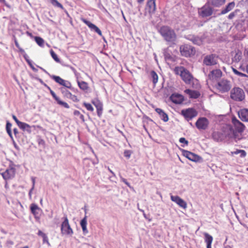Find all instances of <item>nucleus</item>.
Masks as SVG:
<instances>
[{"instance_id":"20","label":"nucleus","mask_w":248,"mask_h":248,"mask_svg":"<svg viewBox=\"0 0 248 248\" xmlns=\"http://www.w3.org/2000/svg\"><path fill=\"white\" fill-rule=\"evenodd\" d=\"M61 91L62 94L65 97H67V98L71 99L72 100L75 102L78 101V99L77 96L72 94L70 92H69L67 90L64 88H62Z\"/></svg>"},{"instance_id":"26","label":"nucleus","mask_w":248,"mask_h":248,"mask_svg":"<svg viewBox=\"0 0 248 248\" xmlns=\"http://www.w3.org/2000/svg\"><path fill=\"white\" fill-rule=\"evenodd\" d=\"M155 111L159 114L160 118L163 121L166 122L169 120L168 115L161 109L157 108Z\"/></svg>"},{"instance_id":"21","label":"nucleus","mask_w":248,"mask_h":248,"mask_svg":"<svg viewBox=\"0 0 248 248\" xmlns=\"http://www.w3.org/2000/svg\"><path fill=\"white\" fill-rule=\"evenodd\" d=\"M170 100L175 104H181L184 101V97L179 94H172L170 97Z\"/></svg>"},{"instance_id":"27","label":"nucleus","mask_w":248,"mask_h":248,"mask_svg":"<svg viewBox=\"0 0 248 248\" xmlns=\"http://www.w3.org/2000/svg\"><path fill=\"white\" fill-rule=\"evenodd\" d=\"M87 217L86 215L83 217V218L80 221V225L82 228V231L84 233L86 234L88 232V231L87 228Z\"/></svg>"},{"instance_id":"62","label":"nucleus","mask_w":248,"mask_h":248,"mask_svg":"<svg viewBox=\"0 0 248 248\" xmlns=\"http://www.w3.org/2000/svg\"><path fill=\"white\" fill-rule=\"evenodd\" d=\"M144 0H138V2L139 3H140L141 2H142Z\"/></svg>"},{"instance_id":"19","label":"nucleus","mask_w":248,"mask_h":248,"mask_svg":"<svg viewBox=\"0 0 248 248\" xmlns=\"http://www.w3.org/2000/svg\"><path fill=\"white\" fill-rule=\"evenodd\" d=\"M92 103L94 105L97 109V113L99 117H101L103 112V104L98 100L95 99L92 101Z\"/></svg>"},{"instance_id":"16","label":"nucleus","mask_w":248,"mask_h":248,"mask_svg":"<svg viewBox=\"0 0 248 248\" xmlns=\"http://www.w3.org/2000/svg\"><path fill=\"white\" fill-rule=\"evenodd\" d=\"M56 82L60 84L61 85H62L67 88H71L72 85L71 83L67 80H65L62 79L59 76H52L51 77Z\"/></svg>"},{"instance_id":"45","label":"nucleus","mask_w":248,"mask_h":248,"mask_svg":"<svg viewBox=\"0 0 248 248\" xmlns=\"http://www.w3.org/2000/svg\"><path fill=\"white\" fill-rule=\"evenodd\" d=\"M237 14V11L235 10V11L232 12L229 14L228 16V18L230 19H232Z\"/></svg>"},{"instance_id":"7","label":"nucleus","mask_w":248,"mask_h":248,"mask_svg":"<svg viewBox=\"0 0 248 248\" xmlns=\"http://www.w3.org/2000/svg\"><path fill=\"white\" fill-rule=\"evenodd\" d=\"M181 114L184 116L187 121L192 119L195 117L198 113L195 109L192 108H188L186 109H183L181 111Z\"/></svg>"},{"instance_id":"47","label":"nucleus","mask_w":248,"mask_h":248,"mask_svg":"<svg viewBox=\"0 0 248 248\" xmlns=\"http://www.w3.org/2000/svg\"><path fill=\"white\" fill-rule=\"evenodd\" d=\"M238 153H240L241 154V157H245L246 155V153L244 150H238L235 153L237 154Z\"/></svg>"},{"instance_id":"42","label":"nucleus","mask_w":248,"mask_h":248,"mask_svg":"<svg viewBox=\"0 0 248 248\" xmlns=\"http://www.w3.org/2000/svg\"><path fill=\"white\" fill-rule=\"evenodd\" d=\"M50 54L53 59L57 62H60V60L58 58L57 54L53 51H50Z\"/></svg>"},{"instance_id":"4","label":"nucleus","mask_w":248,"mask_h":248,"mask_svg":"<svg viewBox=\"0 0 248 248\" xmlns=\"http://www.w3.org/2000/svg\"><path fill=\"white\" fill-rule=\"evenodd\" d=\"M231 98L236 101H241L245 98V93L244 91L239 88L234 87L231 91Z\"/></svg>"},{"instance_id":"14","label":"nucleus","mask_w":248,"mask_h":248,"mask_svg":"<svg viewBox=\"0 0 248 248\" xmlns=\"http://www.w3.org/2000/svg\"><path fill=\"white\" fill-rule=\"evenodd\" d=\"M183 155L189 160L194 162H197L201 159L199 155L186 150L183 151Z\"/></svg>"},{"instance_id":"46","label":"nucleus","mask_w":248,"mask_h":248,"mask_svg":"<svg viewBox=\"0 0 248 248\" xmlns=\"http://www.w3.org/2000/svg\"><path fill=\"white\" fill-rule=\"evenodd\" d=\"M179 141L182 143H184L185 145H187L188 144V141L184 138H181L179 139Z\"/></svg>"},{"instance_id":"37","label":"nucleus","mask_w":248,"mask_h":248,"mask_svg":"<svg viewBox=\"0 0 248 248\" xmlns=\"http://www.w3.org/2000/svg\"><path fill=\"white\" fill-rule=\"evenodd\" d=\"M50 0V2H51V3L53 5H54L55 6H57L58 7H59L62 9H63V6L60 3H59L57 0Z\"/></svg>"},{"instance_id":"12","label":"nucleus","mask_w":248,"mask_h":248,"mask_svg":"<svg viewBox=\"0 0 248 248\" xmlns=\"http://www.w3.org/2000/svg\"><path fill=\"white\" fill-rule=\"evenodd\" d=\"M222 75V71L219 69H216L210 72L208 75V79L211 81L217 80Z\"/></svg>"},{"instance_id":"56","label":"nucleus","mask_w":248,"mask_h":248,"mask_svg":"<svg viewBox=\"0 0 248 248\" xmlns=\"http://www.w3.org/2000/svg\"><path fill=\"white\" fill-rule=\"evenodd\" d=\"M15 45H16V46L17 48H19V45L16 40H15Z\"/></svg>"},{"instance_id":"64","label":"nucleus","mask_w":248,"mask_h":248,"mask_svg":"<svg viewBox=\"0 0 248 248\" xmlns=\"http://www.w3.org/2000/svg\"><path fill=\"white\" fill-rule=\"evenodd\" d=\"M207 248H211V245H207Z\"/></svg>"},{"instance_id":"9","label":"nucleus","mask_w":248,"mask_h":248,"mask_svg":"<svg viewBox=\"0 0 248 248\" xmlns=\"http://www.w3.org/2000/svg\"><path fill=\"white\" fill-rule=\"evenodd\" d=\"M209 124V121L206 118L201 117L197 120L195 124L198 129L205 130L208 128Z\"/></svg>"},{"instance_id":"34","label":"nucleus","mask_w":248,"mask_h":248,"mask_svg":"<svg viewBox=\"0 0 248 248\" xmlns=\"http://www.w3.org/2000/svg\"><path fill=\"white\" fill-rule=\"evenodd\" d=\"M11 126H12V124L11 123H10L9 122H7L6 124V126L7 132L9 136L10 137L11 139L12 140H14L13 137V136L12 134L11 129Z\"/></svg>"},{"instance_id":"57","label":"nucleus","mask_w":248,"mask_h":248,"mask_svg":"<svg viewBox=\"0 0 248 248\" xmlns=\"http://www.w3.org/2000/svg\"><path fill=\"white\" fill-rule=\"evenodd\" d=\"M13 131L15 135H16V134H18V130L16 128H14Z\"/></svg>"},{"instance_id":"32","label":"nucleus","mask_w":248,"mask_h":248,"mask_svg":"<svg viewBox=\"0 0 248 248\" xmlns=\"http://www.w3.org/2000/svg\"><path fill=\"white\" fill-rule=\"evenodd\" d=\"M78 84L79 88L82 90L86 91L88 89V84L85 81H79L78 80Z\"/></svg>"},{"instance_id":"2","label":"nucleus","mask_w":248,"mask_h":248,"mask_svg":"<svg viewBox=\"0 0 248 248\" xmlns=\"http://www.w3.org/2000/svg\"><path fill=\"white\" fill-rule=\"evenodd\" d=\"M159 32L167 42H174L176 40L177 35L174 31L168 26L161 27Z\"/></svg>"},{"instance_id":"13","label":"nucleus","mask_w":248,"mask_h":248,"mask_svg":"<svg viewBox=\"0 0 248 248\" xmlns=\"http://www.w3.org/2000/svg\"><path fill=\"white\" fill-rule=\"evenodd\" d=\"M171 200L175 202L177 204H178L180 207L186 209L187 207V203L186 202L181 198L180 197L178 196H170Z\"/></svg>"},{"instance_id":"3","label":"nucleus","mask_w":248,"mask_h":248,"mask_svg":"<svg viewBox=\"0 0 248 248\" xmlns=\"http://www.w3.org/2000/svg\"><path fill=\"white\" fill-rule=\"evenodd\" d=\"M222 131L225 140H234L237 141L241 139L231 125L227 124L224 126L222 128Z\"/></svg>"},{"instance_id":"61","label":"nucleus","mask_w":248,"mask_h":248,"mask_svg":"<svg viewBox=\"0 0 248 248\" xmlns=\"http://www.w3.org/2000/svg\"><path fill=\"white\" fill-rule=\"evenodd\" d=\"M245 2L246 3V5L248 6V0H245Z\"/></svg>"},{"instance_id":"11","label":"nucleus","mask_w":248,"mask_h":248,"mask_svg":"<svg viewBox=\"0 0 248 248\" xmlns=\"http://www.w3.org/2000/svg\"><path fill=\"white\" fill-rule=\"evenodd\" d=\"M213 10L212 8L204 5L199 10V15L202 17H205L212 15Z\"/></svg>"},{"instance_id":"8","label":"nucleus","mask_w":248,"mask_h":248,"mask_svg":"<svg viewBox=\"0 0 248 248\" xmlns=\"http://www.w3.org/2000/svg\"><path fill=\"white\" fill-rule=\"evenodd\" d=\"M217 57L215 54L205 56L203 60V63L207 66L214 65L217 63Z\"/></svg>"},{"instance_id":"53","label":"nucleus","mask_w":248,"mask_h":248,"mask_svg":"<svg viewBox=\"0 0 248 248\" xmlns=\"http://www.w3.org/2000/svg\"><path fill=\"white\" fill-rule=\"evenodd\" d=\"M31 180H32V188H34L35 183V178L32 177L31 178Z\"/></svg>"},{"instance_id":"35","label":"nucleus","mask_w":248,"mask_h":248,"mask_svg":"<svg viewBox=\"0 0 248 248\" xmlns=\"http://www.w3.org/2000/svg\"><path fill=\"white\" fill-rule=\"evenodd\" d=\"M151 75L153 79V82L154 84L156 83L158 81V76L156 73L155 71H152L151 72Z\"/></svg>"},{"instance_id":"29","label":"nucleus","mask_w":248,"mask_h":248,"mask_svg":"<svg viewBox=\"0 0 248 248\" xmlns=\"http://www.w3.org/2000/svg\"><path fill=\"white\" fill-rule=\"evenodd\" d=\"M147 6L150 12H154L155 10V0H149L147 3Z\"/></svg>"},{"instance_id":"30","label":"nucleus","mask_w":248,"mask_h":248,"mask_svg":"<svg viewBox=\"0 0 248 248\" xmlns=\"http://www.w3.org/2000/svg\"><path fill=\"white\" fill-rule=\"evenodd\" d=\"M226 0H211V4L214 7H219L224 4Z\"/></svg>"},{"instance_id":"15","label":"nucleus","mask_w":248,"mask_h":248,"mask_svg":"<svg viewBox=\"0 0 248 248\" xmlns=\"http://www.w3.org/2000/svg\"><path fill=\"white\" fill-rule=\"evenodd\" d=\"M16 170L14 168H10L6 170L1 175L5 180L12 179L15 175Z\"/></svg>"},{"instance_id":"63","label":"nucleus","mask_w":248,"mask_h":248,"mask_svg":"<svg viewBox=\"0 0 248 248\" xmlns=\"http://www.w3.org/2000/svg\"><path fill=\"white\" fill-rule=\"evenodd\" d=\"M19 48V49L20 51H21V52H24V50H23V49H22L21 48H20V47H19V48Z\"/></svg>"},{"instance_id":"23","label":"nucleus","mask_w":248,"mask_h":248,"mask_svg":"<svg viewBox=\"0 0 248 248\" xmlns=\"http://www.w3.org/2000/svg\"><path fill=\"white\" fill-rule=\"evenodd\" d=\"M212 138L216 141H222L225 140L223 133L218 131H214L212 135Z\"/></svg>"},{"instance_id":"10","label":"nucleus","mask_w":248,"mask_h":248,"mask_svg":"<svg viewBox=\"0 0 248 248\" xmlns=\"http://www.w3.org/2000/svg\"><path fill=\"white\" fill-rule=\"evenodd\" d=\"M180 51L182 56L189 57L195 53L193 47L189 45H183L180 47Z\"/></svg>"},{"instance_id":"44","label":"nucleus","mask_w":248,"mask_h":248,"mask_svg":"<svg viewBox=\"0 0 248 248\" xmlns=\"http://www.w3.org/2000/svg\"><path fill=\"white\" fill-rule=\"evenodd\" d=\"M121 180L122 182L124 183L129 188L133 189V187L130 186V184L126 181V180L123 177H121Z\"/></svg>"},{"instance_id":"25","label":"nucleus","mask_w":248,"mask_h":248,"mask_svg":"<svg viewBox=\"0 0 248 248\" xmlns=\"http://www.w3.org/2000/svg\"><path fill=\"white\" fill-rule=\"evenodd\" d=\"M235 5V2L233 1L230 2L224 8L222 9L219 15H224L228 13L234 8Z\"/></svg>"},{"instance_id":"31","label":"nucleus","mask_w":248,"mask_h":248,"mask_svg":"<svg viewBox=\"0 0 248 248\" xmlns=\"http://www.w3.org/2000/svg\"><path fill=\"white\" fill-rule=\"evenodd\" d=\"M205 237V242L207 245H211L213 242V237L207 232L203 233Z\"/></svg>"},{"instance_id":"49","label":"nucleus","mask_w":248,"mask_h":248,"mask_svg":"<svg viewBox=\"0 0 248 248\" xmlns=\"http://www.w3.org/2000/svg\"><path fill=\"white\" fill-rule=\"evenodd\" d=\"M50 93L52 95L53 98L55 99L56 101H57L59 99V98L57 96V95H56L55 93L53 91H52V90H50Z\"/></svg>"},{"instance_id":"51","label":"nucleus","mask_w":248,"mask_h":248,"mask_svg":"<svg viewBox=\"0 0 248 248\" xmlns=\"http://www.w3.org/2000/svg\"><path fill=\"white\" fill-rule=\"evenodd\" d=\"M42 237L43 238L44 242H46L47 243H48V238L46 234Z\"/></svg>"},{"instance_id":"38","label":"nucleus","mask_w":248,"mask_h":248,"mask_svg":"<svg viewBox=\"0 0 248 248\" xmlns=\"http://www.w3.org/2000/svg\"><path fill=\"white\" fill-rule=\"evenodd\" d=\"M56 101L57 102V103L59 105L63 107L64 108H69V105L67 103H66L65 102H63V101H62V100H61L60 99V98L57 101Z\"/></svg>"},{"instance_id":"60","label":"nucleus","mask_w":248,"mask_h":248,"mask_svg":"<svg viewBox=\"0 0 248 248\" xmlns=\"http://www.w3.org/2000/svg\"><path fill=\"white\" fill-rule=\"evenodd\" d=\"M0 2L3 3H5L6 2L5 0H0Z\"/></svg>"},{"instance_id":"55","label":"nucleus","mask_w":248,"mask_h":248,"mask_svg":"<svg viewBox=\"0 0 248 248\" xmlns=\"http://www.w3.org/2000/svg\"><path fill=\"white\" fill-rule=\"evenodd\" d=\"M74 114L75 115H77V116L80 115V112L78 110L74 111Z\"/></svg>"},{"instance_id":"28","label":"nucleus","mask_w":248,"mask_h":248,"mask_svg":"<svg viewBox=\"0 0 248 248\" xmlns=\"http://www.w3.org/2000/svg\"><path fill=\"white\" fill-rule=\"evenodd\" d=\"M18 126L20 129H21L23 131H26L28 133H31V126L28 124H26L25 123L21 122L18 125Z\"/></svg>"},{"instance_id":"58","label":"nucleus","mask_w":248,"mask_h":248,"mask_svg":"<svg viewBox=\"0 0 248 248\" xmlns=\"http://www.w3.org/2000/svg\"><path fill=\"white\" fill-rule=\"evenodd\" d=\"M109 171L113 175L115 176V173L110 169L108 168Z\"/></svg>"},{"instance_id":"43","label":"nucleus","mask_w":248,"mask_h":248,"mask_svg":"<svg viewBox=\"0 0 248 248\" xmlns=\"http://www.w3.org/2000/svg\"><path fill=\"white\" fill-rule=\"evenodd\" d=\"M132 154V152L130 150H125L124 152V156L127 158H129Z\"/></svg>"},{"instance_id":"54","label":"nucleus","mask_w":248,"mask_h":248,"mask_svg":"<svg viewBox=\"0 0 248 248\" xmlns=\"http://www.w3.org/2000/svg\"><path fill=\"white\" fill-rule=\"evenodd\" d=\"M45 234L44 233H43L41 231L39 230L38 232V235H40V236H43V235H44Z\"/></svg>"},{"instance_id":"24","label":"nucleus","mask_w":248,"mask_h":248,"mask_svg":"<svg viewBox=\"0 0 248 248\" xmlns=\"http://www.w3.org/2000/svg\"><path fill=\"white\" fill-rule=\"evenodd\" d=\"M185 93L188 94L190 98L196 99L200 96V93L197 91L186 89L185 91Z\"/></svg>"},{"instance_id":"36","label":"nucleus","mask_w":248,"mask_h":248,"mask_svg":"<svg viewBox=\"0 0 248 248\" xmlns=\"http://www.w3.org/2000/svg\"><path fill=\"white\" fill-rule=\"evenodd\" d=\"M35 40L36 43L40 46L42 47L44 46V40L40 37H35Z\"/></svg>"},{"instance_id":"18","label":"nucleus","mask_w":248,"mask_h":248,"mask_svg":"<svg viewBox=\"0 0 248 248\" xmlns=\"http://www.w3.org/2000/svg\"><path fill=\"white\" fill-rule=\"evenodd\" d=\"M81 20L84 22L86 25H87L89 28L92 31H94L96 33H97L100 36H102V32L101 30L94 24L92 23L90 21L87 20L84 18H82Z\"/></svg>"},{"instance_id":"40","label":"nucleus","mask_w":248,"mask_h":248,"mask_svg":"<svg viewBox=\"0 0 248 248\" xmlns=\"http://www.w3.org/2000/svg\"><path fill=\"white\" fill-rule=\"evenodd\" d=\"M83 105L87 108V110L91 111H93L94 109L90 104L84 102L83 103Z\"/></svg>"},{"instance_id":"6","label":"nucleus","mask_w":248,"mask_h":248,"mask_svg":"<svg viewBox=\"0 0 248 248\" xmlns=\"http://www.w3.org/2000/svg\"><path fill=\"white\" fill-rule=\"evenodd\" d=\"M231 87L232 85L231 82L226 79L220 80L217 85V89L221 93L228 92Z\"/></svg>"},{"instance_id":"59","label":"nucleus","mask_w":248,"mask_h":248,"mask_svg":"<svg viewBox=\"0 0 248 248\" xmlns=\"http://www.w3.org/2000/svg\"><path fill=\"white\" fill-rule=\"evenodd\" d=\"M72 70H73V72H74V73L75 74V75H77L76 70L74 68H72Z\"/></svg>"},{"instance_id":"39","label":"nucleus","mask_w":248,"mask_h":248,"mask_svg":"<svg viewBox=\"0 0 248 248\" xmlns=\"http://www.w3.org/2000/svg\"><path fill=\"white\" fill-rule=\"evenodd\" d=\"M232 70L233 72L236 75L239 76L241 77H247V75L245 74H244L243 73L240 72L238 71H237L236 69H235L234 68H232Z\"/></svg>"},{"instance_id":"48","label":"nucleus","mask_w":248,"mask_h":248,"mask_svg":"<svg viewBox=\"0 0 248 248\" xmlns=\"http://www.w3.org/2000/svg\"><path fill=\"white\" fill-rule=\"evenodd\" d=\"M240 69L242 71H243L244 72H246L248 74V64L246 66V67H243V66L240 67Z\"/></svg>"},{"instance_id":"33","label":"nucleus","mask_w":248,"mask_h":248,"mask_svg":"<svg viewBox=\"0 0 248 248\" xmlns=\"http://www.w3.org/2000/svg\"><path fill=\"white\" fill-rule=\"evenodd\" d=\"M40 208L39 207L35 204L32 203L31 205V210L32 213L36 216L38 214V210H39Z\"/></svg>"},{"instance_id":"22","label":"nucleus","mask_w":248,"mask_h":248,"mask_svg":"<svg viewBox=\"0 0 248 248\" xmlns=\"http://www.w3.org/2000/svg\"><path fill=\"white\" fill-rule=\"evenodd\" d=\"M239 118L244 122H248V109L243 108L238 112Z\"/></svg>"},{"instance_id":"1","label":"nucleus","mask_w":248,"mask_h":248,"mask_svg":"<svg viewBox=\"0 0 248 248\" xmlns=\"http://www.w3.org/2000/svg\"><path fill=\"white\" fill-rule=\"evenodd\" d=\"M174 72L175 74L179 75L186 84H189L194 80L191 74L183 66L175 67Z\"/></svg>"},{"instance_id":"17","label":"nucleus","mask_w":248,"mask_h":248,"mask_svg":"<svg viewBox=\"0 0 248 248\" xmlns=\"http://www.w3.org/2000/svg\"><path fill=\"white\" fill-rule=\"evenodd\" d=\"M232 122L236 130L235 132H236L237 133V132L241 133L244 130L245 125L239 120L236 118H233Z\"/></svg>"},{"instance_id":"41","label":"nucleus","mask_w":248,"mask_h":248,"mask_svg":"<svg viewBox=\"0 0 248 248\" xmlns=\"http://www.w3.org/2000/svg\"><path fill=\"white\" fill-rule=\"evenodd\" d=\"M241 59V53L240 52L236 53L234 56L233 60L236 62H239Z\"/></svg>"},{"instance_id":"50","label":"nucleus","mask_w":248,"mask_h":248,"mask_svg":"<svg viewBox=\"0 0 248 248\" xmlns=\"http://www.w3.org/2000/svg\"><path fill=\"white\" fill-rule=\"evenodd\" d=\"M12 117L13 118V119L15 121L16 123V124H17V125L19 124L21 122L20 121H19L17 119V118L16 117V116L14 115H13L12 116Z\"/></svg>"},{"instance_id":"52","label":"nucleus","mask_w":248,"mask_h":248,"mask_svg":"<svg viewBox=\"0 0 248 248\" xmlns=\"http://www.w3.org/2000/svg\"><path fill=\"white\" fill-rule=\"evenodd\" d=\"M34 189V188H32L30 189L29 192V198L30 199H31V195H32V191Z\"/></svg>"},{"instance_id":"5","label":"nucleus","mask_w":248,"mask_h":248,"mask_svg":"<svg viewBox=\"0 0 248 248\" xmlns=\"http://www.w3.org/2000/svg\"><path fill=\"white\" fill-rule=\"evenodd\" d=\"M63 221L61 224V230L62 235L72 236L73 234V231L71 228L68 218L66 216L63 218Z\"/></svg>"}]
</instances>
